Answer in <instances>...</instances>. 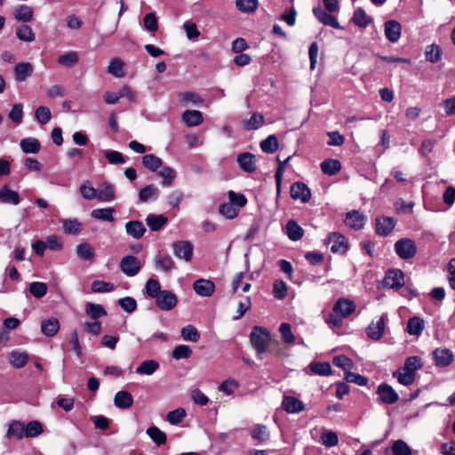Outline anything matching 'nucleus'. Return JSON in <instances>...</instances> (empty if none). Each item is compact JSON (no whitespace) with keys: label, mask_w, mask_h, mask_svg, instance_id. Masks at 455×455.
<instances>
[{"label":"nucleus","mask_w":455,"mask_h":455,"mask_svg":"<svg viewBox=\"0 0 455 455\" xmlns=\"http://www.w3.org/2000/svg\"><path fill=\"white\" fill-rule=\"evenodd\" d=\"M332 363L342 369L345 372L351 371L354 366L352 360L343 355L333 357Z\"/></svg>","instance_id":"338daca9"},{"label":"nucleus","mask_w":455,"mask_h":455,"mask_svg":"<svg viewBox=\"0 0 455 455\" xmlns=\"http://www.w3.org/2000/svg\"><path fill=\"white\" fill-rule=\"evenodd\" d=\"M250 341L256 351L257 358L262 360L263 355L271 341L269 331L261 326H254L250 334Z\"/></svg>","instance_id":"f257e3e1"},{"label":"nucleus","mask_w":455,"mask_h":455,"mask_svg":"<svg viewBox=\"0 0 455 455\" xmlns=\"http://www.w3.org/2000/svg\"><path fill=\"white\" fill-rule=\"evenodd\" d=\"M433 358L436 366L447 367L453 362L454 355L451 350L438 347L433 351Z\"/></svg>","instance_id":"f8f14e48"},{"label":"nucleus","mask_w":455,"mask_h":455,"mask_svg":"<svg viewBox=\"0 0 455 455\" xmlns=\"http://www.w3.org/2000/svg\"><path fill=\"white\" fill-rule=\"evenodd\" d=\"M386 455H411V449L402 439L394 441L391 448H387L385 451Z\"/></svg>","instance_id":"5701e85b"},{"label":"nucleus","mask_w":455,"mask_h":455,"mask_svg":"<svg viewBox=\"0 0 455 455\" xmlns=\"http://www.w3.org/2000/svg\"><path fill=\"white\" fill-rule=\"evenodd\" d=\"M97 199L103 203H109L116 199L115 186L108 182L101 183L97 188Z\"/></svg>","instance_id":"f3484780"},{"label":"nucleus","mask_w":455,"mask_h":455,"mask_svg":"<svg viewBox=\"0 0 455 455\" xmlns=\"http://www.w3.org/2000/svg\"><path fill=\"white\" fill-rule=\"evenodd\" d=\"M172 251L178 259L188 262L193 257L194 246L189 241H177L172 243Z\"/></svg>","instance_id":"20e7f679"},{"label":"nucleus","mask_w":455,"mask_h":455,"mask_svg":"<svg viewBox=\"0 0 455 455\" xmlns=\"http://www.w3.org/2000/svg\"><path fill=\"white\" fill-rule=\"evenodd\" d=\"M393 377L395 378L397 381L403 386L411 385L415 379V374L404 371L402 367L393 372Z\"/></svg>","instance_id":"49530a36"},{"label":"nucleus","mask_w":455,"mask_h":455,"mask_svg":"<svg viewBox=\"0 0 455 455\" xmlns=\"http://www.w3.org/2000/svg\"><path fill=\"white\" fill-rule=\"evenodd\" d=\"M193 290L201 297H211L215 291V284L209 279L200 278L194 282Z\"/></svg>","instance_id":"9b49d317"},{"label":"nucleus","mask_w":455,"mask_h":455,"mask_svg":"<svg viewBox=\"0 0 455 455\" xmlns=\"http://www.w3.org/2000/svg\"><path fill=\"white\" fill-rule=\"evenodd\" d=\"M387 320V315H382L376 322H371L366 329L367 336L373 340L380 339L385 331Z\"/></svg>","instance_id":"0eeeda50"},{"label":"nucleus","mask_w":455,"mask_h":455,"mask_svg":"<svg viewBox=\"0 0 455 455\" xmlns=\"http://www.w3.org/2000/svg\"><path fill=\"white\" fill-rule=\"evenodd\" d=\"M21 150L26 154H36L41 148L40 142L35 138H26L20 140Z\"/></svg>","instance_id":"ea45409f"},{"label":"nucleus","mask_w":455,"mask_h":455,"mask_svg":"<svg viewBox=\"0 0 455 455\" xmlns=\"http://www.w3.org/2000/svg\"><path fill=\"white\" fill-rule=\"evenodd\" d=\"M394 250L402 259H412L417 253V245L412 239L401 238L394 244Z\"/></svg>","instance_id":"f03ea898"},{"label":"nucleus","mask_w":455,"mask_h":455,"mask_svg":"<svg viewBox=\"0 0 455 455\" xmlns=\"http://www.w3.org/2000/svg\"><path fill=\"white\" fill-rule=\"evenodd\" d=\"M13 16L18 21L29 22L33 19L34 10L27 4H20L15 8Z\"/></svg>","instance_id":"c85d7f7f"},{"label":"nucleus","mask_w":455,"mask_h":455,"mask_svg":"<svg viewBox=\"0 0 455 455\" xmlns=\"http://www.w3.org/2000/svg\"><path fill=\"white\" fill-rule=\"evenodd\" d=\"M9 360L13 367L20 369L27 364L28 355L25 352L12 351L10 354Z\"/></svg>","instance_id":"a18cd8bd"},{"label":"nucleus","mask_w":455,"mask_h":455,"mask_svg":"<svg viewBox=\"0 0 455 455\" xmlns=\"http://www.w3.org/2000/svg\"><path fill=\"white\" fill-rule=\"evenodd\" d=\"M156 306L163 311H170L174 308L178 303V298L174 292L164 290L156 299Z\"/></svg>","instance_id":"39448f33"},{"label":"nucleus","mask_w":455,"mask_h":455,"mask_svg":"<svg viewBox=\"0 0 455 455\" xmlns=\"http://www.w3.org/2000/svg\"><path fill=\"white\" fill-rule=\"evenodd\" d=\"M264 124V116L259 113H253L251 116L243 122V128L247 131L257 130Z\"/></svg>","instance_id":"de8ad7c7"},{"label":"nucleus","mask_w":455,"mask_h":455,"mask_svg":"<svg viewBox=\"0 0 455 455\" xmlns=\"http://www.w3.org/2000/svg\"><path fill=\"white\" fill-rule=\"evenodd\" d=\"M290 193L294 200H300L302 203H307L311 198L309 188L300 181H297L291 185Z\"/></svg>","instance_id":"1a4fd4ad"},{"label":"nucleus","mask_w":455,"mask_h":455,"mask_svg":"<svg viewBox=\"0 0 455 455\" xmlns=\"http://www.w3.org/2000/svg\"><path fill=\"white\" fill-rule=\"evenodd\" d=\"M60 330V322L55 317H50L42 321L41 331L46 337H53Z\"/></svg>","instance_id":"bb28decb"},{"label":"nucleus","mask_w":455,"mask_h":455,"mask_svg":"<svg viewBox=\"0 0 455 455\" xmlns=\"http://www.w3.org/2000/svg\"><path fill=\"white\" fill-rule=\"evenodd\" d=\"M146 293L152 299H156L164 290H161L160 283L153 278L147 281L145 284Z\"/></svg>","instance_id":"4d7b16f0"},{"label":"nucleus","mask_w":455,"mask_h":455,"mask_svg":"<svg viewBox=\"0 0 455 455\" xmlns=\"http://www.w3.org/2000/svg\"><path fill=\"white\" fill-rule=\"evenodd\" d=\"M4 438H15L18 440L25 438V423L17 419L11 420L7 425Z\"/></svg>","instance_id":"4468645a"},{"label":"nucleus","mask_w":455,"mask_h":455,"mask_svg":"<svg viewBox=\"0 0 455 455\" xmlns=\"http://www.w3.org/2000/svg\"><path fill=\"white\" fill-rule=\"evenodd\" d=\"M115 210L112 207L94 209L91 212V217L94 220L112 222L115 220Z\"/></svg>","instance_id":"f704fd0d"},{"label":"nucleus","mask_w":455,"mask_h":455,"mask_svg":"<svg viewBox=\"0 0 455 455\" xmlns=\"http://www.w3.org/2000/svg\"><path fill=\"white\" fill-rule=\"evenodd\" d=\"M286 234L291 241H299L302 238L304 231L295 220H290L286 223Z\"/></svg>","instance_id":"e433bc0d"},{"label":"nucleus","mask_w":455,"mask_h":455,"mask_svg":"<svg viewBox=\"0 0 455 455\" xmlns=\"http://www.w3.org/2000/svg\"><path fill=\"white\" fill-rule=\"evenodd\" d=\"M44 432V427L38 420H31L25 424V437L36 438Z\"/></svg>","instance_id":"37998d69"},{"label":"nucleus","mask_w":455,"mask_h":455,"mask_svg":"<svg viewBox=\"0 0 455 455\" xmlns=\"http://www.w3.org/2000/svg\"><path fill=\"white\" fill-rule=\"evenodd\" d=\"M77 256L84 260H90L94 257V249L88 243H82L76 246Z\"/></svg>","instance_id":"603ef678"},{"label":"nucleus","mask_w":455,"mask_h":455,"mask_svg":"<svg viewBox=\"0 0 455 455\" xmlns=\"http://www.w3.org/2000/svg\"><path fill=\"white\" fill-rule=\"evenodd\" d=\"M123 68L124 62L119 58H114L108 67V72L116 77H123L124 75Z\"/></svg>","instance_id":"e2e57ef3"},{"label":"nucleus","mask_w":455,"mask_h":455,"mask_svg":"<svg viewBox=\"0 0 455 455\" xmlns=\"http://www.w3.org/2000/svg\"><path fill=\"white\" fill-rule=\"evenodd\" d=\"M325 243L331 244V251L333 253L345 254L348 250L347 238L340 233H330Z\"/></svg>","instance_id":"7ed1b4c3"},{"label":"nucleus","mask_w":455,"mask_h":455,"mask_svg":"<svg viewBox=\"0 0 455 455\" xmlns=\"http://www.w3.org/2000/svg\"><path fill=\"white\" fill-rule=\"evenodd\" d=\"M61 222L63 230L68 235H76L82 230V224L76 218L65 219L62 220Z\"/></svg>","instance_id":"a19ab883"},{"label":"nucleus","mask_w":455,"mask_h":455,"mask_svg":"<svg viewBox=\"0 0 455 455\" xmlns=\"http://www.w3.org/2000/svg\"><path fill=\"white\" fill-rule=\"evenodd\" d=\"M35 116L41 124H46L52 118V113L48 107L40 106L35 111Z\"/></svg>","instance_id":"774afa93"},{"label":"nucleus","mask_w":455,"mask_h":455,"mask_svg":"<svg viewBox=\"0 0 455 455\" xmlns=\"http://www.w3.org/2000/svg\"><path fill=\"white\" fill-rule=\"evenodd\" d=\"M282 406L288 413H298L305 408L303 403L293 396H284Z\"/></svg>","instance_id":"cd10ccee"},{"label":"nucleus","mask_w":455,"mask_h":455,"mask_svg":"<svg viewBox=\"0 0 455 455\" xmlns=\"http://www.w3.org/2000/svg\"><path fill=\"white\" fill-rule=\"evenodd\" d=\"M159 367L160 364L157 361L154 359L145 360L137 366L135 372L139 375L150 376L154 374Z\"/></svg>","instance_id":"a878e982"},{"label":"nucleus","mask_w":455,"mask_h":455,"mask_svg":"<svg viewBox=\"0 0 455 455\" xmlns=\"http://www.w3.org/2000/svg\"><path fill=\"white\" fill-rule=\"evenodd\" d=\"M142 164L148 170L156 172L160 167H162L163 161L154 154H147L142 157Z\"/></svg>","instance_id":"79ce46f5"},{"label":"nucleus","mask_w":455,"mask_h":455,"mask_svg":"<svg viewBox=\"0 0 455 455\" xmlns=\"http://www.w3.org/2000/svg\"><path fill=\"white\" fill-rule=\"evenodd\" d=\"M425 57L428 62L436 63L442 58V50L435 44H429L426 47Z\"/></svg>","instance_id":"c03bdc74"},{"label":"nucleus","mask_w":455,"mask_h":455,"mask_svg":"<svg viewBox=\"0 0 455 455\" xmlns=\"http://www.w3.org/2000/svg\"><path fill=\"white\" fill-rule=\"evenodd\" d=\"M125 231L130 236L135 239H140L144 235L146 228L142 222L139 220H132L125 224Z\"/></svg>","instance_id":"7c9ffc66"},{"label":"nucleus","mask_w":455,"mask_h":455,"mask_svg":"<svg viewBox=\"0 0 455 455\" xmlns=\"http://www.w3.org/2000/svg\"><path fill=\"white\" fill-rule=\"evenodd\" d=\"M313 13L321 23L334 28H340L337 19L331 13L323 11L321 7H314Z\"/></svg>","instance_id":"aec40b11"},{"label":"nucleus","mask_w":455,"mask_h":455,"mask_svg":"<svg viewBox=\"0 0 455 455\" xmlns=\"http://www.w3.org/2000/svg\"><path fill=\"white\" fill-rule=\"evenodd\" d=\"M167 220V218L162 214H148L146 218V223L152 231L160 230Z\"/></svg>","instance_id":"c9c22d12"},{"label":"nucleus","mask_w":455,"mask_h":455,"mask_svg":"<svg viewBox=\"0 0 455 455\" xmlns=\"http://www.w3.org/2000/svg\"><path fill=\"white\" fill-rule=\"evenodd\" d=\"M377 394L379 395L380 401L386 404H393L399 399L398 394L395 390L390 385L386 383L379 385Z\"/></svg>","instance_id":"6e6552de"},{"label":"nucleus","mask_w":455,"mask_h":455,"mask_svg":"<svg viewBox=\"0 0 455 455\" xmlns=\"http://www.w3.org/2000/svg\"><path fill=\"white\" fill-rule=\"evenodd\" d=\"M395 223L391 217H379L376 219V232L380 235H387L394 229Z\"/></svg>","instance_id":"6ab92c4d"},{"label":"nucleus","mask_w":455,"mask_h":455,"mask_svg":"<svg viewBox=\"0 0 455 455\" xmlns=\"http://www.w3.org/2000/svg\"><path fill=\"white\" fill-rule=\"evenodd\" d=\"M140 268V261L135 256H124L120 261V269L127 276L136 275Z\"/></svg>","instance_id":"423d86ee"},{"label":"nucleus","mask_w":455,"mask_h":455,"mask_svg":"<svg viewBox=\"0 0 455 455\" xmlns=\"http://www.w3.org/2000/svg\"><path fill=\"white\" fill-rule=\"evenodd\" d=\"M48 286L43 282H32L29 284V292L36 299H41L46 295Z\"/></svg>","instance_id":"6e6d98bb"},{"label":"nucleus","mask_w":455,"mask_h":455,"mask_svg":"<svg viewBox=\"0 0 455 455\" xmlns=\"http://www.w3.org/2000/svg\"><path fill=\"white\" fill-rule=\"evenodd\" d=\"M133 403V397L128 391H118L114 397V404L119 409H128Z\"/></svg>","instance_id":"c756f323"},{"label":"nucleus","mask_w":455,"mask_h":455,"mask_svg":"<svg viewBox=\"0 0 455 455\" xmlns=\"http://www.w3.org/2000/svg\"><path fill=\"white\" fill-rule=\"evenodd\" d=\"M258 0H235V5L242 12L251 13L258 8Z\"/></svg>","instance_id":"bf43d9fd"},{"label":"nucleus","mask_w":455,"mask_h":455,"mask_svg":"<svg viewBox=\"0 0 455 455\" xmlns=\"http://www.w3.org/2000/svg\"><path fill=\"white\" fill-rule=\"evenodd\" d=\"M0 202L12 205H18L20 202L19 194L11 189L8 186L0 188Z\"/></svg>","instance_id":"393cba45"},{"label":"nucleus","mask_w":455,"mask_h":455,"mask_svg":"<svg viewBox=\"0 0 455 455\" xmlns=\"http://www.w3.org/2000/svg\"><path fill=\"white\" fill-rule=\"evenodd\" d=\"M352 20L355 25L360 28H366L371 21V19L365 13L362 8H357L354 12Z\"/></svg>","instance_id":"864d4df0"},{"label":"nucleus","mask_w":455,"mask_h":455,"mask_svg":"<svg viewBox=\"0 0 455 455\" xmlns=\"http://www.w3.org/2000/svg\"><path fill=\"white\" fill-rule=\"evenodd\" d=\"M260 148L267 154L274 153L278 148V140L275 135H269L260 142Z\"/></svg>","instance_id":"5fc2aeb1"},{"label":"nucleus","mask_w":455,"mask_h":455,"mask_svg":"<svg viewBox=\"0 0 455 455\" xmlns=\"http://www.w3.org/2000/svg\"><path fill=\"white\" fill-rule=\"evenodd\" d=\"M384 32L387 39L389 42L396 43L401 36V24L394 20H388L385 23Z\"/></svg>","instance_id":"a211bd4d"},{"label":"nucleus","mask_w":455,"mask_h":455,"mask_svg":"<svg viewBox=\"0 0 455 455\" xmlns=\"http://www.w3.org/2000/svg\"><path fill=\"white\" fill-rule=\"evenodd\" d=\"M186 415L187 412L185 409L178 408L176 410L169 411L166 416V419L171 425H178L183 420Z\"/></svg>","instance_id":"69168bd1"},{"label":"nucleus","mask_w":455,"mask_h":455,"mask_svg":"<svg viewBox=\"0 0 455 455\" xmlns=\"http://www.w3.org/2000/svg\"><path fill=\"white\" fill-rule=\"evenodd\" d=\"M15 35L19 40L25 43H31L36 38V35L31 27L26 24L17 27Z\"/></svg>","instance_id":"58836bf2"},{"label":"nucleus","mask_w":455,"mask_h":455,"mask_svg":"<svg viewBox=\"0 0 455 455\" xmlns=\"http://www.w3.org/2000/svg\"><path fill=\"white\" fill-rule=\"evenodd\" d=\"M78 60V53L74 51L68 52L58 58V63L68 68L75 66Z\"/></svg>","instance_id":"8fccbe9b"},{"label":"nucleus","mask_w":455,"mask_h":455,"mask_svg":"<svg viewBox=\"0 0 455 455\" xmlns=\"http://www.w3.org/2000/svg\"><path fill=\"white\" fill-rule=\"evenodd\" d=\"M279 332L281 334L282 340L287 345H291L295 342V336L291 332V327L290 323H283L279 326Z\"/></svg>","instance_id":"13d9d810"},{"label":"nucleus","mask_w":455,"mask_h":455,"mask_svg":"<svg viewBox=\"0 0 455 455\" xmlns=\"http://www.w3.org/2000/svg\"><path fill=\"white\" fill-rule=\"evenodd\" d=\"M102 153L110 164H124L126 162L124 156L119 151L104 149Z\"/></svg>","instance_id":"680f3d73"},{"label":"nucleus","mask_w":455,"mask_h":455,"mask_svg":"<svg viewBox=\"0 0 455 455\" xmlns=\"http://www.w3.org/2000/svg\"><path fill=\"white\" fill-rule=\"evenodd\" d=\"M154 267L158 271L169 273L175 268V262L170 255L158 253L154 257Z\"/></svg>","instance_id":"ddd939ff"},{"label":"nucleus","mask_w":455,"mask_h":455,"mask_svg":"<svg viewBox=\"0 0 455 455\" xmlns=\"http://www.w3.org/2000/svg\"><path fill=\"white\" fill-rule=\"evenodd\" d=\"M181 337L184 340L196 342L200 339V334L193 325L188 324L181 329Z\"/></svg>","instance_id":"0e129e2a"},{"label":"nucleus","mask_w":455,"mask_h":455,"mask_svg":"<svg viewBox=\"0 0 455 455\" xmlns=\"http://www.w3.org/2000/svg\"><path fill=\"white\" fill-rule=\"evenodd\" d=\"M33 66L29 62H20L14 67V78L18 82H24L32 76Z\"/></svg>","instance_id":"412c9836"},{"label":"nucleus","mask_w":455,"mask_h":455,"mask_svg":"<svg viewBox=\"0 0 455 455\" xmlns=\"http://www.w3.org/2000/svg\"><path fill=\"white\" fill-rule=\"evenodd\" d=\"M341 169V164L337 159L329 158L321 163L322 172L329 176L335 175Z\"/></svg>","instance_id":"4c0bfd02"},{"label":"nucleus","mask_w":455,"mask_h":455,"mask_svg":"<svg viewBox=\"0 0 455 455\" xmlns=\"http://www.w3.org/2000/svg\"><path fill=\"white\" fill-rule=\"evenodd\" d=\"M384 282L391 289H399L404 285V274L400 269H390L387 272Z\"/></svg>","instance_id":"9d476101"},{"label":"nucleus","mask_w":455,"mask_h":455,"mask_svg":"<svg viewBox=\"0 0 455 455\" xmlns=\"http://www.w3.org/2000/svg\"><path fill=\"white\" fill-rule=\"evenodd\" d=\"M159 196V190L154 185H147L142 188L139 192V198L141 202L147 203L149 201H156Z\"/></svg>","instance_id":"72a5a7b5"},{"label":"nucleus","mask_w":455,"mask_h":455,"mask_svg":"<svg viewBox=\"0 0 455 455\" xmlns=\"http://www.w3.org/2000/svg\"><path fill=\"white\" fill-rule=\"evenodd\" d=\"M239 167L247 172H253L256 170V162L254 155L251 153H242L237 156Z\"/></svg>","instance_id":"b1692460"},{"label":"nucleus","mask_w":455,"mask_h":455,"mask_svg":"<svg viewBox=\"0 0 455 455\" xmlns=\"http://www.w3.org/2000/svg\"><path fill=\"white\" fill-rule=\"evenodd\" d=\"M182 120L189 126H197L203 123L204 117L199 110H186L182 114Z\"/></svg>","instance_id":"473e14b6"},{"label":"nucleus","mask_w":455,"mask_h":455,"mask_svg":"<svg viewBox=\"0 0 455 455\" xmlns=\"http://www.w3.org/2000/svg\"><path fill=\"white\" fill-rule=\"evenodd\" d=\"M220 213L228 220L235 219L239 212V209L232 203H224L220 206Z\"/></svg>","instance_id":"052dcab7"},{"label":"nucleus","mask_w":455,"mask_h":455,"mask_svg":"<svg viewBox=\"0 0 455 455\" xmlns=\"http://www.w3.org/2000/svg\"><path fill=\"white\" fill-rule=\"evenodd\" d=\"M309 369L312 372L319 376H328L331 372V365L326 362H312L309 364Z\"/></svg>","instance_id":"09e8293b"},{"label":"nucleus","mask_w":455,"mask_h":455,"mask_svg":"<svg viewBox=\"0 0 455 455\" xmlns=\"http://www.w3.org/2000/svg\"><path fill=\"white\" fill-rule=\"evenodd\" d=\"M158 176L162 178V185L169 187L172 184L176 177V172L170 166H164L158 172Z\"/></svg>","instance_id":"3c124183"},{"label":"nucleus","mask_w":455,"mask_h":455,"mask_svg":"<svg viewBox=\"0 0 455 455\" xmlns=\"http://www.w3.org/2000/svg\"><path fill=\"white\" fill-rule=\"evenodd\" d=\"M333 312L339 314L341 317L347 318L355 310V303L348 299H339L334 306Z\"/></svg>","instance_id":"dca6fc26"},{"label":"nucleus","mask_w":455,"mask_h":455,"mask_svg":"<svg viewBox=\"0 0 455 455\" xmlns=\"http://www.w3.org/2000/svg\"><path fill=\"white\" fill-rule=\"evenodd\" d=\"M366 220L365 215L358 211L352 210L346 214L345 224L352 229L359 230L363 228Z\"/></svg>","instance_id":"2eb2a0df"},{"label":"nucleus","mask_w":455,"mask_h":455,"mask_svg":"<svg viewBox=\"0 0 455 455\" xmlns=\"http://www.w3.org/2000/svg\"><path fill=\"white\" fill-rule=\"evenodd\" d=\"M85 314L94 321H97L99 318L106 316L107 311L103 306L97 303L88 302L85 305Z\"/></svg>","instance_id":"2f4dec72"},{"label":"nucleus","mask_w":455,"mask_h":455,"mask_svg":"<svg viewBox=\"0 0 455 455\" xmlns=\"http://www.w3.org/2000/svg\"><path fill=\"white\" fill-rule=\"evenodd\" d=\"M425 321L419 316L409 318L406 325V331L412 336L419 337L425 329Z\"/></svg>","instance_id":"4be33fe9"}]
</instances>
